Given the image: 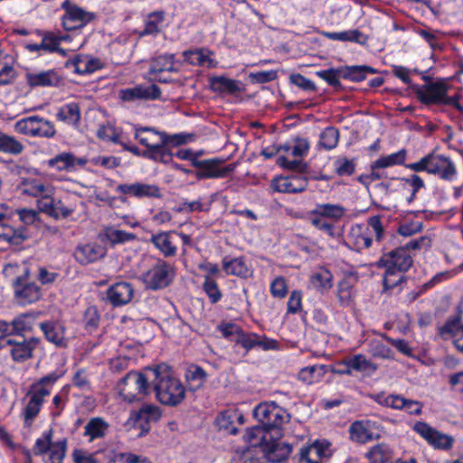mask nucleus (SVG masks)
I'll list each match as a JSON object with an SVG mask.
<instances>
[{"instance_id":"nucleus-1","label":"nucleus","mask_w":463,"mask_h":463,"mask_svg":"<svg viewBox=\"0 0 463 463\" xmlns=\"http://www.w3.org/2000/svg\"><path fill=\"white\" fill-rule=\"evenodd\" d=\"M147 372L153 376V389L162 404L175 406L184 401L185 389L166 366H156Z\"/></svg>"},{"instance_id":"nucleus-2","label":"nucleus","mask_w":463,"mask_h":463,"mask_svg":"<svg viewBox=\"0 0 463 463\" xmlns=\"http://www.w3.org/2000/svg\"><path fill=\"white\" fill-rule=\"evenodd\" d=\"M63 374L61 371H53L31 385L26 393L29 400L22 412L25 427L32 426L42 410L44 398L51 394L52 387Z\"/></svg>"},{"instance_id":"nucleus-3","label":"nucleus","mask_w":463,"mask_h":463,"mask_svg":"<svg viewBox=\"0 0 463 463\" xmlns=\"http://www.w3.org/2000/svg\"><path fill=\"white\" fill-rule=\"evenodd\" d=\"M425 81L422 85H411V90L417 99L424 105H449L458 111L463 112V107L458 102L459 96H448L450 86L443 79L432 80L429 76H422Z\"/></svg>"},{"instance_id":"nucleus-4","label":"nucleus","mask_w":463,"mask_h":463,"mask_svg":"<svg viewBox=\"0 0 463 463\" xmlns=\"http://www.w3.org/2000/svg\"><path fill=\"white\" fill-rule=\"evenodd\" d=\"M135 138L144 146L142 156L156 162L168 164L174 154L167 147V134L160 132L153 128H137Z\"/></svg>"},{"instance_id":"nucleus-5","label":"nucleus","mask_w":463,"mask_h":463,"mask_svg":"<svg viewBox=\"0 0 463 463\" xmlns=\"http://www.w3.org/2000/svg\"><path fill=\"white\" fill-rule=\"evenodd\" d=\"M412 262V258L406 252L405 248H397L383 254L376 266L385 269L384 287L392 288L397 286L402 279L401 273L407 271L411 267Z\"/></svg>"},{"instance_id":"nucleus-6","label":"nucleus","mask_w":463,"mask_h":463,"mask_svg":"<svg viewBox=\"0 0 463 463\" xmlns=\"http://www.w3.org/2000/svg\"><path fill=\"white\" fill-rule=\"evenodd\" d=\"M407 169L414 172H427L439 175L444 180H452L457 170L453 162L447 156L430 153L420 161L405 165Z\"/></svg>"},{"instance_id":"nucleus-7","label":"nucleus","mask_w":463,"mask_h":463,"mask_svg":"<svg viewBox=\"0 0 463 463\" xmlns=\"http://www.w3.org/2000/svg\"><path fill=\"white\" fill-rule=\"evenodd\" d=\"M150 378L140 372L128 373L118 384L119 395L128 403L142 402L149 393Z\"/></svg>"},{"instance_id":"nucleus-8","label":"nucleus","mask_w":463,"mask_h":463,"mask_svg":"<svg viewBox=\"0 0 463 463\" xmlns=\"http://www.w3.org/2000/svg\"><path fill=\"white\" fill-rule=\"evenodd\" d=\"M175 276V268L162 259L146 272L142 274L141 279L145 287L151 290H158L168 287Z\"/></svg>"},{"instance_id":"nucleus-9","label":"nucleus","mask_w":463,"mask_h":463,"mask_svg":"<svg viewBox=\"0 0 463 463\" xmlns=\"http://www.w3.org/2000/svg\"><path fill=\"white\" fill-rule=\"evenodd\" d=\"M254 417L268 430L279 429L289 420V414L274 402L260 403L253 411Z\"/></svg>"},{"instance_id":"nucleus-10","label":"nucleus","mask_w":463,"mask_h":463,"mask_svg":"<svg viewBox=\"0 0 463 463\" xmlns=\"http://www.w3.org/2000/svg\"><path fill=\"white\" fill-rule=\"evenodd\" d=\"M18 189L22 194L35 198L37 203L39 199L55 193L52 183L38 171L21 177Z\"/></svg>"},{"instance_id":"nucleus-11","label":"nucleus","mask_w":463,"mask_h":463,"mask_svg":"<svg viewBox=\"0 0 463 463\" xmlns=\"http://www.w3.org/2000/svg\"><path fill=\"white\" fill-rule=\"evenodd\" d=\"M14 131L29 137H53L56 134L54 125L39 116L24 118L14 126Z\"/></svg>"},{"instance_id":"nucleus-12","label":"nucleus","mask_w":463,"mask_h":463,"mask_svg":"<svg viewBox=\"0 0 463 463\" xmlns=\"http://www.w3.org/2000/svg\"><path fill=\"white\" fill-rule=\"evenodd\" d=\"M61 7L64 11L61 16V25L65 31L82 28L95 19L94 13L84 10L70 0H64Z\"/></svg>"},{"instance_id":"nucleus-13","label":"nucleus","mask_w":463,"mask_h":463,"mask_svg":"<svg viewBox=\"0 0 463 463\" xmlns=\"http://www.w3.org/2000/svg\"><path fill=\"white\" fill-rule=\"evenodd\" d=\"M13 288L14 297L21 305L34 303L42 295L39 286L30 281V270L27 268L14 280Z\"/></svg>"},{"instance_id":"nucleus-14","label":"nucleus","mask_w":463,"mask_h":463,"mask_svg":"<svg viewBox=\"0 0 463 463\" xmlns=\"http://www.w3.org/2000/svg\"><path fill=\"white\" fill-rule=\"evenodd\" d=\"M222 160L220 159H192V165L197 169L194 173L198 180L209 178H223L233 172L234 165L221 166Z\"/></svg>"},{"instance_id":"nucleus-15","label":"nucleus","mask_w":463,"mask_h":463,"mask_svg":"<svg viewBox=\"0 0 463 463\" xmlns=\"http://www.w3.org/2000/svg\"><path fill=\"white\" fill-rule=\"evenodd\" d=\"M413 430L435 449H449L454 442L451 436L439 432L424 421L416 422Z\"/></svg>"},{"instance_id":"nucleus-16","label":"nucleus","mask_w":463,"mask_h":463,"mask_svg":"<svg viewBox=\"0 0 463 463\" xmlns=\"http://www.w3.org/2000/svg\"><path fill=\"white\" fill-rule=\"evenodd\" d=\"M116 191L121 194L131 195L136 198L161 199V188L155 184L137 182L134 184H120Z\"/></svg>"},{"instance_id":"nucleus-17","label":"nucleus","mask_w":463,"mask_h":463,"mask_svg":"<svg viewBox=\"0 0 463 463\" xmlns=\"http://www.w3.org/2000/svg\"><path fill=\"white\" fill-rule=\"evenodd\" d=\"M161 417V411L156 405L144 404L138 411H133L129 420H133L135 428L140 430L138 436L149 432L152 421H156Z\"/></svg>"},{"instance_id":"nucleus-18","label":"nucleus","mask_w":463,"mask_h":463,"mask_svg":"<svg viewBox=\"0 0 463 463\" xmlns=\"http://www.w3.org/2000/svg\"><path fill=\"white\" fill-rule=\"evenodd\" d=\"M439 334L444 340L451 339L455 348L463 354V324L459 313L449 317L439 328Z\"/></svg>"},{"instance_id":"nucleus-19","label":"nucleus","mask_w":463,"mask_h":463,"mask_svg":"<svg viewBox=\"0 0 463 463\" xmlns=\"http://www.w3.org/2000/svg\"><path fill=\"white\" fill-rule=\"evenodd\" d=\"M107 254V249L98 242L80 244L75 248L74 258L80 265H89L102 260Z\"/></svg>"},{"instance_id":"nucleus-20","label":"nucleus","mask_w":463,"mask_h":463,"mask_svg":"<svg viewBox=\"0 0 463 463\" xmlns=\"http://www.w3.org/2000/svg\"><path fill=\"white\" fill-rule=\"evenodd\" d=\"M134 292L131 283L120 281L114 283L106 290V298L113 307H122L133 299Z\"/></svg>"},{"instance_id":"nucleus-21","label":"nucleus","mask_w":463,"mask_h":463,"mask_svg":"<svg viewBox=\"0 0 463 463\" xmlns=\"http://www.w3.org/2000/svg\"><path fill=\"white\" fill-rule=\"evenodd\" d=\"M161 96V90L158 86L153 84L150 86L138 85L134 88L121 90L119 98L127 102H134L136 100H155Z\"/></svg>"},{"instance_id":"nucleus-22","label":"nucleus","mask_w":463,"mask_h":463,"mask_svg":"<svg viewBox=\"0 0 463 463\" xmlns=\"http://www.w3.org/2000/svg\"><path fill=\"white\" fill-rule=\"evenodd\" d=\"M42 343L41 338L32 336L29 338L23 337L22 340H14L12 349H9L13 361L23 363L33 358L34 349Z\"/></svg>"},{"instance_id":"nucleus-23","label":"nucleus","mask_w":463,"mask_h":463,"mask_svg":"<svg viewBox=\"0 0 463 463\" xmlns=\"http://www.w3.org/2000/svg\"><path fill=\"white\" fill-rule=\"evenodd\" d=\"M39 327L44 338L56 347L65 348L68 345V338L65 337V327L58 321L48 320L41 322Z\"/></svg>"},{"instance_id":"nucleus-24","label":"nucleus","mask_w":463,"mask_h":463,"mask_svg":"<svg viewBox=\"0 0 463 463\" xmlns=\"http://www.w3.org/2000/svg\"><path fill=\"white\" fill-rule=\"evenodd\" d=\"M175 234V231L160 232L151 236L150 242L165 258H172L177 253Z\"/></svg>"},{"instance_id":"nucleus-25","label":"nucleus","mask_w":463,"mask_h":463,"mask_svg":"<svg viewBox=\"0 0 463 463\" xmlns=\"http://www.w3.org/2000/svg\"><path fill=\"white\" fill-rule=\"evenodd\" d=\"M41 312H25L17 315L10 323L9 329L16 336L24 337L33 331Z\"/></svg>"},{"instance_id":"nucleus-26","label":"nucleus","mask_w":463,"mask_h":463,"mask_svg":"<svg viewBox=\"0 0 463 463\" xmlns=\"http://www.w3.org/2000/svg\"><path fill=\"white\" fill-rule=\"evenodd\" d=\"M175 71L173 54H164L154 58L149 67V74L153 76L154 80L163 83L170 82L171 79L163 77L162 74Z\"/></svg>"},{"instance_id":"nucleus-27","label":"nucleus","mask_w":463,"mask_h":463,"mask_svg":"<svg viewBox=\"0 0 463 463\" xmlns=\"http://www.w3.org/2000/svg\"><path fill=\"white\" fill-rule=\"evenodd\" d=\"M89 160L85 157H77L72 153L63 152L50 158L46 164L48 167L54 168L57 171H73L77 165L83 167Z\"/></svg>"},{"instance_id":"nucleus-28","label":"nucleus","mask_w":463,"mask_h":463,"mask_svg":"<svg viewBox=\"0 0 463 463\" xmlns=\"http://www.w3.org/2000/svg\"><path fill=\"white\" fill-rule=\"evenodd\" d=\"M236 344L241 345L246 351H250L255 347H260L262 350H272L278 346L276 340L269 339L265 335H260L255 333H246L241 331Z\"/></svg>"},{"instance_id":"nucleus-29","label":"nucleus","mask_w":463,"mask_h":463,"mask_svg":"<svg viewBox=\"0 0 463 463\" xmlns=\"http://www.w3.org/2000/svg\"><path fill=\"white\" fill-rule=\"evenodd\" d=\"M307 180L300 175L279 177L273 181V187L279 193H300L306 190Z\"/></svg>"},{"instance_id":"nucleus-30","label":"nucleus","mask_w":463,"mask_h":463,"mask_svg":"<svg viewBox=\"0 0 463 463\" xmlns=\"http://www.w3.org/2000/svg\"><path fill=\"white\" fill-rule=\"evenodd\" d=\"M66 67L73 68L74 71L79 74H87L102 68V62L89 55H77L66 61Z\"/></svg>"},{"instance_id":"nucleus-31","label":"nucleus","mask_w":463,"mask_h":463,"mask_svg":"<svg viewBox=\"0 0 463 463\" xmlns=\"http://www.w3.org/2000/svg\"><path fill=\"white\" fill-rule=\"evenodd\" d=\"M327 442L316 441L312 445L303 447L299 452L298 463H321L326 456Z\"/></svg>"},{"instance_id":"nucleus-32","label":"nucleus","mask_w":463,"mask_h":463,"mask_svg":"<svg viewBox=\"0 0 463 463\" xmlns=\"http://www.w3.org/2000/svg\"><path fill=\"white\" fill-rule=\"evenodd\" d=\"M347 239L348 242L352 244L357 251L368 249L373 244L370 230L363 225H355L352 227L347 235Z\"/></svg>"},{"instance_id":"nucleus-33","label":"nucleus","mask_w":463,"mask_h":463,"mask_svg":"<svg viewBox=\"0 0 463 463\" xmlns=\"http://www.w3.org/2000/svg\"><path fill=\"white\" fill-rule=\"evenodd\" d=\"M268 432L269 430L262 425L254 426L247 430L243 438L250 446L260 447L264 450H269L273 449L274 444L269 440Z\"/></svg>"},{"instance_id":"nucleus-34","label":"nucleus","mask_w":463,"mask_h":463,"mask_svg":"<svg viewBox=\"0 0 463 463\" xmlns=\"http://www.w3.org/2000/svg\"><path fill=\"white\" fill-rule=\"evenodd\" d=\"M27 83L30 87H52L57 86L61 78L54 70H49L37 73L29 72L25 75Z\"/></svg>"},{"instance_id":"nucleus-35","label":"nucleus","mask_w":463,"mask_h":463,"mask_svg":"<svg viewBox=\"0 0 463 463\" xmlns=\"http://www.w3.org/2000/svg\"><path fill=\"white\" fill-rule=\"evenodd\" d=\"M109 424L100 417H93L84 426L83 436L87 438L89 442L96 439H103L107 435Z\"/></svg>"},{"instance_id":"nucleus-36","label":"nucleus","mask_w":463,"mask_h":463,"mask_svg":"<svg viewBox=\"0 0 463 463\" xmlns=\"http://www.w3.org/2000/svg\"><path fill=\"white\" fill-rule=\"evenodd\" d=\"M222 269L228 275H233L244 279L249 278L251 275V270L247 266L243 258H223Z\"/></svg>"},{"instance_id":"nucleus-37","label":"nucleus","mask_w":463,"mask_h":463,"mask_svg":"<svg viewBox=\"0 0 463 463\" xmlns=\"http://www.w3.org/2000/svg\"><path fill=\"white\" fill-rule=\"evenodd\" d=\"M211 87L214 92L229 95H237L242 90L240 81L222 76L212 78Z\"/></svg>"},{"instance_id":"nucleus-38","label":"nucleus","mask_w":463,"mask_h":463,"mask_svg":"<svg viewBox=\"0 0 463 463\" xmlns=\"http://www.w3.org/2000/svg\"><path fill=\"white\" fill-rule=\"evenodd\" d=\"M58 120L68 125L78 126L80 120V109L77 102H71L61 106L57 114Z\"/></svg>"},{"instance_id":"nucleus-39","label":"nucleus","mask_w":463,"mask_h":463,"mask_svg":"<svg viewBox=\"0 0 463 463\" xmlns=\"http://www.w3.org/2000/svg\"><path fill=\"white\" fill-rule=\"evenodd\" d=\"M376 72V69L366 65L345 66L340 68L341 78L356 82L364 80L368 73L374 74Z\"/></svg>"},{"instance_id":"nucleus-40","label":"nucleus","mask_w":463,"mask_h":463,"mask_svg":"<svg viewBox=\"0 0 463 463\" xmlns=\"http://www.w3.org/2000/svg\"><path fill=\"white\" fill-rule=\"evenodd\" d=\"M346 209L341 204L334 203H321L311 211V214H319L326 218L331 219L334 222H338L344 217Z\"/></svg>"},{"instance_id":"nucleus-41","label":"nucleus","mask_w":463,"mask_h":463,"mask_svg":"<svg viewBox=\"0 0 463 463\" xmlns=\"http://www.w3.org/2000/svg\"><path fill=\"white\" fill-rule=\"evenodd\" d=\"M322 34L332 41L353 42L359 44H364L367 37L357 29L340 33L323 32Z\"/></svg>"},{"instance_id":"nucleus-42","label":"nucleus","mask_w":463,"mask_h":463,"mask_svg":"<svg viewBox=\"0 0 463 463\" xmlns=\"http://www.w3.org/2000/svg\"><path fill=\"white\" fill-rule=\"evenodd\" d=\"M310 283L316 289L324 292L333 286V275L326 268H319L310 276Z\"/></svg>"},{"instance_id":"nucleus-43","label":"nucleus","mask_w":463,"mask_h":463,"mask_svg":"<svg viewBox=\"0 0 463 463\" xmlns=\"http://www.w3.org/2000/svg\"><path fill=\"white\" fill-rule=\"evenodd\" d=\"M343 365L350 366L354 371L374 373L378 365L365 358L364 354H355L343 361Z\"/></svg>"},{"instance_id":"nucleus-44","label":"nucleus","mask_w":463,"mask_h":463,"mask_svg":"<svg viewBox=\"0 0 463 463\" xmlns=\"http://www.w3.org/2000/svg\"><path fill=\"white\" fill-rule=\"evenodd\" d=\"M24 150L22 142L13 136L0 134V152L13 156H18Z\"/></svg>"},{"instance_id":"nucleus-45","label":"nucleus","mask_w":463,"mask_h":463,"mask_svg":"<svg viewBox=\"0 0 463 463\" xmlns=\"http://www.w3.org/2000/svg\"><path fill=\"white\" fill-rule=\"evenodd\" d=\"M371 463H387L392 458V451L386 444H377L366 453Z\"/></svg>"},{"instance_id":"nucleus-46","label":"nucleus","mask_w":463,"mask_h":463,"mask_svg":"<svg viewBox=\"0 0 463 463\" xmlns=\"http://www.w3.org/2000/svg\"><path fill=\"white\" fill-rule=\"evenodd\" d=\"M236 418V410H227L220 413L217 417V424L221 430H224L228 433L235 435L238 432Z\"/></svg>"},{"instance_id":"nucleus-47","label":"nucleus","mask_w":463,"mask_h":463,"mask_svg":"<svg viewBox=\"0 0 463 463\" xmlns=\"http://www.w3.org/2000/svg\"><path fill=\"white\" fill-rule=\"evenodd\" d=\"M165 19V13L163 11H156L148 14L143 31L140 33L141 36L149 34H157L160 32V24Z\"/></svg>"},{"instance_id":"nucleus-48","label":"nucleus","mask_w":463,"mask_h":463,"mask_svg":"<svg viewBox=\"0 0 463 463\" xmlns=\"http://www.w3.org/2000/svg\"><path fill=\"white\" fill-rule=\"evenodd\" d=\"M350 437L353 440L365 443L373 439V433L367 424L363 421H355L349 428Z\"/></svg>"},{"instance_id":"nucleus-49","label":"nucleus","mask_w":463,"mask_h":463,"mask_svg":"<svg viewBox=\"0 0 463 463\" xmlns=\"http://www.w3.org/2000/svg\"><path fill=\"white\" fill-rule=\"evenodd\" d=\"M339 141V131L334 127L326 128L319 136L318 146L325 150L335 148Z\"/></svg>"},{"instance_id":"nucleus-50","label":"nucleus","mask_w":463,"mask_h":463,"mask_svg":"<svg viewBox=\"0 0 463 463\" xmlns=\"http://www.w3.org/2000/svg\"><path fill=\"white\" fill-rule=\"evenodd\" d=\"M105 238L112 244H121L127 241L136 240V234L128 232L123 230H118L112 227H107L104 229Z\"/></svg>"},{"instance_id":"nucleus-51","label":"nucleus","mask_w":463,"mask_h":463,"mask_svg":"<svg viewBox=\"0 0 463 463\" xmlns=\"http://www.w3.org/2000/svg\"><path fill=\"white\" fill-rule=\"evenodd\" d=\"M184 60L192 65L211 67L213 60L203 49H195L184 52Z\"/></svg>"},{"instance_id":"nucleus-52","label":"nucleus","mask_w":463,"mask_h":463,"mask_svg":"<svg viewBox=\"0 0 463 463\" xmlns=\"http://www.w3.org/2000/svg\"><path fill=\"white\" fill-rule=\"evenodd\" d=\"M26 236L22 232L14 229L7 224V222L0 223V241H7L11 244L19 245L21 244Z\"/></svg>"},{"instance_id":"nucleus-53","label":"nucleus","mask_w":463,"mask_h":463,"mask_svg":"<svg viewBox=\"0 0 463 463\" xmlns=\"http://www.w3.org/2000/svg\"><path fill=\"white\" fill-rule=\"evenodd\" d=\"M368 352L372 356L380 359H393V351L380 339H372L368 344Z\"/></svg>"},{"instance_id":"nucleus-54","label":"nucleus","mask_w":463,"mask_h":463,"mask_svg":"<svg viewBox=\"0 0 463 463\" xmlns=\"http://www.w3.org/2000/svg\"><path fill=\"white\" fill-rule=\"evenodd\" d=\"M407 151L405 149H401L400 151L383 156L379 157L376 161L377 167L387 168L393 165H402L406 160Z\"/></svg>"},{"instance_id":"nucleus-55","label":"nucleus","mask_w":463,"mask_h":463,"mask_svg":"<svg viewBox=\"0 0 463 463\" xmlns=\"http://www.w3.org/2000/svg\"><path fill=\"white\" fill-rule=\"evenodd\" d=\"M326 373V365H312L303 368L298 373V378L310 384L321 378Z\"/></svg>"},{"instance_id":"nucleus-56","label":"nucleus","mask_w":463,"mask_h":463,"mask_svg":"<svg viewBox=\"0 0 463 463\" xmlns=\"http://www.w3.org/2000/svg\"><path fill=\"white\" fill-rule=\"evenodd\" d=\"M402 182V185L405 187L406 185L410 186L411 188V194L407 198V202L411 203L416 199L417 193L425 187V183L423 179L416 175H411L408 177H403L399 179Z\"/></svg>"},{"instance_id":"nucleus-57","label":"nucleus","mask_w":463,"mask_h":463,"mask_svg":"<svg viewBox=\"0 0 463 463\" xmlns=\"http://www.w3.org/2000/svg\"><path fill=\"white\" fill-rule=\"evenodd\" d=\"M67 450V440H61L53 443L52 449L48 450V458L45 463H62Z\"/></svg>"},{"instance_id":"nucleus-58","label":"nucleus","mask_w":463,"mask_h":463,"mask_svg":"<svg viewBox=\"0 0 463 463\" xmlns=\"http://www.w3.org/2000/svg\"><path fill=\"white\" fill-rule=\"evenodd\" d=\"M204 281L203 283V289L209 298L212 304L218 303L222 298V293L213 278L204 276Z\"/></svg>"},{"instance_id":"nucleus-59","label":"nucleus","mask_w":463,"mask_h":463,"mask_svg":"<svg viewBox=\"0 0 463 463\" xmlns=\"http://www.w3.org/2000/svg\"><path fill=\"white\" fill-rule=\"evenodd\" d=\"M186 380L190 384H193L194 389L201 387L207 378L205 371L198 365H191L186 372Z\"/></svg>"},{"instance_id":"nucleus-60","label":"nucleus","mask_w":463,"mask_h":463,"mask_svg":"<svg viewBox=\"0 0 463 463\" xmlns=\"http://www.w3.org/2000/svg\"><path fill=\"white\" fill-rule=\"evenodd\" d=\"M53 430L49 429L44 431L41 438H38L33 446V451L35 455L40 456L48 452L52 449L54 442H52Z\"/></svg>"},{"instance_id":"nucleus-61","label":"nucleus","mask_w":463,"mask_h":463,"mask_svg":"<svg viewBox=\"0 0 463 463\" xmlns=\"http://www.w3.org/2000/svg\"><path fill=\"white\" fill-rule=\"evenodd\" d=\"M100 317L98 309L94 306L86 308L83 315L84 327L90 333L96 331L99 325Z\"/></svg>"},{"instance_id":"nucleus-62","label":"nucleus","mask_w":463,"mask_h":463,"mask_svg":"<svg viewBox=\"0 0 463 463\" xmlns=\"http://www.w3.org/2000/svg\"><path fill=\"white\" fill-rule=\"evenodd\" d=\"M354 289L352 283L347 279L341 280L337 285V298L342 306H348L352 302Z\"/></svg>"},{"instance_id":"nucleus-63","label":"nucleus","mask_w":463,"mask_h":463,"mask_svg":"<svg viewBox=\"0 0 463 463\" xmlns=\"http://www.w3.org/2000/svg\"><path fill=\"white\" fill-rule=\"evenodd\" d=\"M310 223L317 230L326 232L331 238L335 237V229L333 223L328 222L326 217L319 214H311L309 217Z\"/></svg>"},{"instance_id":"nucleus-64","label":"nucleus","mask_w":463,"mask_h":463,"mask_svg":"<svg viewBox=\"0 0 463 463\" xmlns=\"http://www.w3.org/2000/svg\"><path fill=\"white\" fill-rule=\"evenodd\" d=\"M217 330L223 337L235 343L242 331L241 327L234 323H222L217 326Z\"/></svg>"}]
</instances>
